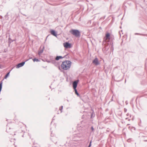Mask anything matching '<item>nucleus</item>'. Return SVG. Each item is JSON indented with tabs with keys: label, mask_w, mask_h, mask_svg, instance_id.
Segmentation results:
<instances>
[{
	"label": "nucleus",
	"mask_w": 147,
	"mask_h": 147,
	"mask_svg": "<svg viewBox=\"0 0 147 147\" xmlns=\"http://www.w3.org/2000/svg\"><path fill=\"white\" fill-rule=\"evenodd\" d=\"M65 56L64 57H62V56H57L55 58V60L56 61H58L60 59H62L64 58Z\"/></svg>",
	"instance_id": "9b49d317"
},
{
	"label": "nucleus",
	"mask_w": 147,
	"mask_h": 147,
	"mask_svg": "<svg viewBox=\"0 0 147 147\" xmlns=\"http://www.w3.org/2000/svg\"><path fill=\"white\" fill-rule=\"evenodd\" d=\"M95 116V114L94 113H92L91 114V117L92 118L93 117Z\"/></svg>",
	"instance_id": "412c9836"
},
{
	"label": "nucleus",
	"mask_w": 147,
	"mask_h": 147,
	"mask_svg": "<svg viewBox=\"0 0 147 147\" xmlns=\"http://www.w3.org/2000/svg\"><path fill=\"white\" fill-rule=\"evenodd\" d=\"M106 39H108L110 40H113V38L111 36L110 34L108 32L106 33L105 34V36L104 38V41Z\"/></svg>",
	"instance_id": "39448f33"
},
{
	"label": "nucleus",
	"mask_w": 147,
	"mask_h": 147,
	"mask_svg": "<svg viewBox=\"0 0 147 147\" xmlns=\"http://www.w3.org/2000/svg\"><path fill=\"white\" fill-rule=\"evenodd\" d=\"M51 137H52V136L53 137L51 138V140H52L53 142H54L55 143V144H56V143H57V142H55V141H53V140L54 138H56L55 137H53V136H52V133H51Z\"/></svg>",
	"instance_id": "dca6fc26"
},
{
	"label": "nucleus",
	"mask_w": 147,
	"mask_h": 147,
	"mask_svg": "<svg viewBox=\"0 0 147 147\" xmlns=\"http://www.w3.org/2000/svg\"><path fill=\"white\" fill-rule=\"evenodd\" d=\"M146 63H146V64H145V66H146Z\"/></svg>",
	"instance_id": "58836bf2"
},
{
	"label": "nucleus",
	"mask_w": 147,
	"mask_h": 147,
	"mask_svg": "<svg viewBox=\"0 0 147 147\" xmlns=\"http://www.w3.org/2000/svg\"><path fill=\"white\" fill-rule=\"evenodd\" d=\"M13 41H16V38H15V39H13Z\"/></svg>",
	"instance_id": "cd10ccee"
},
{
	"label": "nucleus",
	"mask_w": 147,
	"mask_h": 147,
	"mask_svg": "<svg viewBox=\"0 0 147 147\" xmlns=\"http://www.w3.org/2000/svg\"><path fill=\"white\" fill-rule=\"evenodd\" d=\"M44 49V47H43V48L42 49H40L39 51H38V54L39 55H40L42 53H43Z\"/></svg>",
	"instance_id": "4468645a"
},
{
	"label": "nucleus",
	"mask_w": 147,
	"mask_h": 147,
	"mask_svg": "<svg viewBox=\"0 0 147 147\" xmlns=\"http://www.w3.org/2000/svg\"><path fill=\"white\" fill-rule=\"evenodd\" d=\"M16 20V18L15 20L13 21L12 22V23H13Z\"/></svg>",
	"instance_id": "c85d7f7f"
},
{
	"label": "nucleus",
	"mask_w": 147,
	"mask_h": 147,
	"mask_svg": "<svg viewBox=\"0 0 147 147\" xmlns=\"http://www.w3.org/2000/svg\"><path fill=\"white\" fill-rule=\"evenodd\" d=\"M47 62L48 63H51V61L47 60Z\"/></svg>",
	"instance_id": "a878e982"
},
{
	"label": "nucleus",
	"mask_w": 147,
	"mask_h": 147,
	"mask_svg": "<svg viewBox=\"0 0 147 147\" xmlns=\"http://www.w3.org/2000/svg\"><path fill=\"white\" fill-rule=\"evenodd\" d=\"M91 129L92 130V132H93L94 130V129L93 126H91Z\"/></svg>",
	"instance_id": "b1692460"
},
{
	"label": "nucleus",
	"mask_w": 147,
	"mask_h": 147,
	"mask_svg": "<svg viewBox=\"0 0 147 147\" xmlns=\"http://www.w3.org/2000/svg\"><path fill=\"white\" fill-rule=\"evenodd\" d=\"M50 88H51V86H50Z\"/></svg>",
	"instance_id": "ea45409f"
},
{
	"label": "nucleus",
	"mask_w": 147,
	"mask_h": 147,
	"mask_svg": "<svg viewBox=\"0 0 147 147\" xmlns=\"http://www.w3.org/2000/svg\"><path fill=\"white\" fill-rule=\"evenodd\" d=\"M51 63L52 64H54L55 66H56L57 65V63L55 59L51 60Z\"/></svg>",
	"instance_id": "f8f14e48"
},
{
	"label": "nucleus",
	"mask_w": 147,
	"mask_h": 147,
	"mask_svg": "<svg viewBox=\"0 0 147 147\" xmlns=\"http://www.w3.org/2000/svg\"><path fill=\"white\" fill-rule=\"evenodd\" d=\"M113 42H111L110 43V45H111V50H112L113 51V50L114 49L113 46Z\"/></svg>",
	"instance_id": "f3484780"
},
{
	"label": "nucleus",
	"mask_w": 147,
	"mask_h": 147,
	"mask_svg": "<svg viewBox=\"0 0 147 147\" xmlns=\"http://www.w3.org/2000/svg\"><path fill=\"white\" fill-rule=\"evenodd\" d=\"M13 69V68L11 69V70L9 71L5 75V76H4V78L5 79H6L9 76V74H10V71H11L12 70V69Z\"/></svg>",
	"instance_id": "ddd939ff"
},
{
	"label": "nucleus",
	"mask_w": 147,
	"mask_h": 147,
	"mask_svg": "<svg viewBox=\"0 0 147 147\" xmlns=\"http://www.w3.org/2000/svg\"><path fill=\"white\" fill-rule=\"evenodd\" d=\"M63 106H61L59 108V110L61 111V113L62 112V110L63 109Z\"/></svg>",
	"instance_id": "6ab92c4d"
},
{
	"label": "nucleus",
	"mask_w": 147,
	"mask_h": 147,
	"mask_svg": "<svg viewBox=\"0 0 147 147\" xmlns=\"http://www.w3.org/2000/svg\"><path fill=\"white\" fill-rule=\"evenodd\" d=\"M23 15H24V16H26L25 14H23Z\"/></svg>",
	"instance_id": "4c0bfd02"
},
{
	"label": "nucleus",
	"mask_w": 147,
	"mask_h": 147,
	"mask_svg": "<svg viewBox=\"0 0 147 147\" xmlns=\"http://www.w3.org/2000/svg\"><path fill=\"white\" fill-rule=\"evenodd\" d=\"M0 18H3L2 16H0Z\"/></svg>",
	"instance_id": "7c9ffc66"
},
{
	"label": "nucleus",
	"mask_w": 147,
	"mask_h": 147,
	"mask_svg": "<svg viewBox=\"0 0 147 147\" xmlns=\"http://www.w3.org/2000/svg\"><path fill=\"white\" fill-rule=\"evenodd\" d=\"M67 102H69V100L68 99L67 100Z\"/></svg>",
	"instance_id": "473e14b6"
},
{
	"label": "nucleus",
	"mask_w": 147,
	"mask_h": 147,
	"mask_svg": "<svg viewBox=\"0 0 147 147\" xmlns=\"http://www.w3.org/2000/svg\"><path fill=\"white\" fill-rule=\"evenodd\" d=\"M128 119V118H125L126 119Z\"/></svg>",
	"instance_id": "e433bc0d"
},
{
	"label": "nucleus",
	"mask_w": 147,
	"mask_h": 147,
	"mask_svg": "<svg viewBox=\"0 0 147 147\" xmlns=\"http://www.w3.org/2000/svg\"><path fill=\"white\" fill-rule=\"evenodd\" d=\"M63 45L64 47L66 48H70L72 47L71 44L68 42L64 43Z\"/></svg>",
	"instance_id": "0eeeda50"
},
{
	"label": "nucleus",
	"mask_w": 147,
	"mask_h": 147,
	"mask_svg": "<svg viewBox=\"0 0 147 147\" xmlns=\"http://www.w3.org/2000/svg\"><path fill=\"white\" fill-rule=\"evenodd\" d=\"M131 131H133L134 130L135 131L136 130V128L134 127H132L131 129Z\"/></svg>",
	"instance_id": "5701e85b"
},
{
	"label": "nucleus",
	"mask_w": 147,
	"mask_h": 147,
	"mask_svg": "<svg viewBox=\"0 0 147 147\" xmlns=\"http://www.w3.org/2000/svg\"><path fill=\"white\" fill-rule=\"evenodd\" d=\"M79 82V80L75 81L72 83V86L73 89H76L78 84Z\"/></svg>",
	"instance_id": "6e6552de"
},
{
	"label": "nucleus",
	"mask_w": 147,
	"mask_h": 147,
	"mask_svg": "<svg viewBox=\"0 0 147 147\" xmlns=\"http://www.w3.org/2000/svg\"><path fill=\"white\" fill-rule=\"evenodd\" d=\"M130 120V119H129V120H129H129Z\"/></svg>",
	"instance_id": "a19ab883"
},
{
	"label": "nucleus",
	"mask_w": 147,
	"mask_h": 147,
	"mask_svg": "<svg viewBox=\"0 0 147 147\" xmlns=\"http://www.w3.org/2000/svg\"><path fill=\"white\" fill-rule=\"evenodd\" d=\"M50 32L52 35L55 37H57V32L55 30L52 29H50Z\"/></svg>",
	"instance_id": "1a4fd4ad"
},
{
	"label": "nucleus",
	"mask_w": 147,
	"mask_h": 147,
	"mask_svg": "<svg viewBox=\"0 0 147 147\" xmlns=\"http://www.w3.org/2000/svg\"><path fill=\"white\" fill-rule=\"evenodd\" d=\"M9 38L8 40V44L9 46L11 43L13 42L12 39L10 38V34L9 35Z\"/></svg>",
	"instance_id": "9d476101"
},
{
	"label": "nucleus",
	"mask_w": 147,
	"mask_h": 147,
	"mask_svg": "<svg viewBox=\"0 0 147 147\" xmlns=\"http://www.w3.org/2000/svg\"><path fill=\"white\" fill-rule=\"evenodd\" d=\"M49 35H48V36H47V37L49 36Z\"/></svg>",
	"instance_id": "c9c22d12"
},
{
	"label": "nucleus",
	"mask_w": 147,
	"mask_h": 147,
	"mask_svg": "<svg viewBox=\"0 0 147 147\" xmlns=\"http://www.w3.org/2000/svg\"><path fill=\"white\" fill-rule=\"evenodd\" d=\"M92 63L95 66L99 65L100 64V62L98 58L96 57L92 61Z\"/></svg>",
	"instance_id": "20e7f679"
},
{
	"label": "nucleus",
	"mask_w": 147,
	"mask_h": 147,
	"mask_svg": "<svg viewBox=\"0 0 147 147\" xmlns=\"http://www.w3.org/2000/svg\"><path fill=\"white\" fill-rule=\"evenodd\" d=\"M92 140L90 141L88 147H90L92 145Z\"/></svg>",
	"instance_id": "4be33fe9"
},
{
	"label": "nucleus",
	"mask_w": 147,
	"mask_h": 147,
	"mask_svg": "<svg viewBox=\"0 0 147 147\" xmlns=\"http://www.w3.org/2000/svg\"><path fill=\"white\" fill-rule=\"evenodd\" d=\"M125 103L126 104H127L128 103L127 102V101H125Z\"/></svg>",
	"instance_id": "2f4dec72"
},
{
	"label": "nucleus",
	"mask_w": 147,
	"mask_h": 147,
	"mask_svg": "<svg viewBox=\"0 0 147 147\" xmlns=\"http://www.w3.org/2000/svg\"><path fill=\"white\" fill-rule=\"evenodd\" d=\"M144 141H145V142H147V140H144Z\"/></svg>",
	"instance_id": "f704fd0d"
},
{
	"label": "nucleus",
	"mask_w": 147,
	"mask_h": 147,
	"mask_svg": "<svg viewBox=\"0 0 147 147\" xmlns=\"http://www.w3.org/2000/svg\"><path fill=\"white\" fill-rule=\"evenodd\" d=\"M71 62L70 61L65 60L62 62L61 65V68L64 70L69 69L71 66Z\"/></svg>",
	"instance_id": "f257e3e1"
},
{
	"label": "nucleus",
	"mask_w": 147,
	"mask_h": 147,
	"mask_svg": "<svg viewBox=\"0 0 147 147\" xmlns=\"http://www.w3.org/2000/svg\"><path fill=\"white\" fill-rule=\"evenodd\" d=\"M14 14L11 12V11H9L8 12H7L6 14L5 15V19L7 20H8L9 18V16H10V17L12 18L11 19V20H12L14 18Z\"/></svg>",
	"instance_id": "7ed1b4c3"
},
{
	"label": "nucleus",
	"mask_w": 147,
	"mask_h": 147,
	"mask_svg": "<svg viewBox=\"0 0 147 147\" xmlns=\"http://www.w3.org/2000/svg\"><path fill=\"white\" fill-rule=\"evenodd\" d=\"M129 113H127V114H126V115L127 116H128L129 115Z\"/></svg>",
	"instance_id": "c756f323"
},
{
	"label": "nucleus",
	"mask_w": 147,
	"mask_h": 147,
	"mask_svg": "<svg viewBox=\"0 0 147 147\" xmlns=\"http://www.w3.org/2000/svg\"><path fill=\"white\" fill-rule=\"evenodd\" d=\"M69 32L76 37L79 38L80 36V32L78 30L71 29L69 31Z\"/></svg>",
	"instance_id": "f03ea898"
},
{
	"label": "nucleus",
	"mask_w": 147,
	"mask_h": 147,
	"mask_svg": "<svg viewBox=\"0 0 147 147\" xmlns=\"http://www.w3.org/2000/svg\"><path fill=\"white\" fill-rule=\"evenodd\" d=\"M29 59H27L26 61H23L22 62L18 64L16 66V68H19L20 67L23 66L25 64L26 62L28 61Z\"/></svg>",
	"instance_id": "423d86ee"
},
{
	"label": "nucleus",
	"mask_w": 147,
	"mask_h": 147,
	"mask_svg": "<svg viewBox=\"0 0 147 147\" xmlns=\"http://www.w3.org/2000/svg\"><path fill=\"white\" fill-rule=\"evenodd\" d=\"M75 94L76 95L80 97V95L78 92L77 89H75L74 90Z\"/></svg>",
	"instance_id": "2eb2a0df"
},
{
	"label": "nucleus",
	"mask_w": 147,
	"mask_h": 147,
	"mask_svg": "<svg viewBox=\"0 0 147 147\" xmlns=\"http://www.w3.org/2000/svg\"><path fill=\"white\" fill-rule=\"evenodd\" d=\"M124 111L125 112H126L127 111V109L126 108H124Z\"/></svg>",
	"instance_id": "393cba45"
},
{
	"label": "nucleus",
	"mask_w": 147,
	"mask_h": 147,
	"mask_svg": "<svg viewBox=\"0 0 147 147\" xmlns=\"http://www.w3.org/2000/svg\"><path fill=\"white\" fill-rule=\"evenodd\" d=\"M2 66L1 65H0V69H2Z\"/></svg>",
	"instance_id": "bb28decb"
},
{
	"label": "nucleus",
	"mask_w": 147,
	"mask_h": 147,
	"mask_svg": "<svg viewBox=\"0 0 147 147\" xmlns=\"http://www.w3.org/2000/svg\"><path fill=\"white\" fill-rule=\"evenodd\" d=\"M33 61L34 62H39L40 61L37 58H34L32 59Z\"/></svg>",
	"instance_id": "a211bd4d"
},
{
	"label": "nucleus",
	"mask_w": 147,
	"mask_h": 147,
	"mask_svg": "<svg viewBox=\"0 0 147 147\" xmlns=\"http://www.w3.org/2000/svg\"><path fill=\"white\" fill-rule=\"evenodd\" d=\"M135 34L136 35H142V36H144L145 34H140L139 33H135Z\"/></svg>",
	"instance_id": "aec40b11"
},
{
	"label": "nucleus",
	"mask_w": 147,
	"mask_h": 147,
	"mask_svg": "<svg viewBox=\"0 0 147 147\" xmlns=\"http://www.w3.org/2000/svg\"><path fill=\"white\" fill-rule=\"evenodd\" d=\"M107 132H109V130H107Z\"/></svg>",
	"instance_id": "72a5a7b5"
}]
</instances>
